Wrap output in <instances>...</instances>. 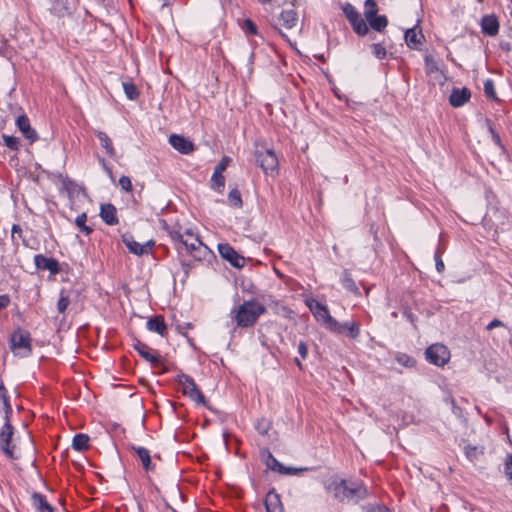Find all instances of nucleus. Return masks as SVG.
<instances>
[{
    "label": "nucleus",
    "instance_id": "nucleus-31",
    "mask_svg": "<svg viewBox=\"0 0 512 512\" xmlns=\"http://www.w3.org/2000/svg\"><path fill=\"white\" fill-rule=\"evenodd\" d=\"M125 95L129 100H136L139 96L138 88L131 82H122L121 83Z\"/></svg>",
    "mask_w": 512,
    "mask_h": 512
},
{
    "label": "nucleus",
    "instance_id": "nucleus-10",
    "mask_svg": "<svg viewBox=\"0 0 512 512\" xmlns=\"http://www.w3.org/2000/svg\"><path fill=\"white\" fill-rule=\"evenodd\" d=\"M256 158L260 167L266 174H272L278 170V159L272 150L267 149L264 152H257Z\"/></svg>",
    "mask_w": 512,
    "mask_h": 512
},
{
    "label": "nucleus",
    "instance_id": "nucleus-34",
    "mask_svg": "<svg viewBox=\"0 0 512 512\" xmlns=\"http://www.w3.org/2000/svg\"><path fill=\"white\" fill-rule=\"evenodd\" d=\"M229 204L233 207L240 208L242 206V198L237 189H233L228 195Z\"/></svg>",
    "mask_w": 512,
    "mask_h": 512
},
{
    "label": "nucleus",
    "instance_id": "nucleus-45",
    "mask_svg": "<svg viewBox=\"0 0 512 512\" xmlns=\"http://www.w3.org/2000/svg\"><path fill=\"white\" fill-rule=\"evenodd\" d=\"M243 29H245L246 32H257L256 25L250 19H245L244 20V27H243Z\"/></svg>",
    "mask_w": 512,
    "mask_h": 512
},
{
    "label": "nucleus",
    "instance_id": "nucleus-24",
    "mask_svg": "<svg viewBox=\"0 0 512 512\" xmlns=\"http://www.w3.org/2000/svg\"><path fill=\"white\" fill-rule=\"evenodd\" d=\"M482 32H498L499 22L495 15H486L481 19Z\"/></svg>",
    "mask_w": 512,
    "mask_h": 512
},
{
    "label": "nucleus",
    "instance_id": "nucleus-23",
    "mask_svg": "<svg viewBox=\"0 0 512 512\" xmlns=\"http://www.w3.org/2000/svg\"><path fill=\"white\" fill-rule=\"evenodd\" d=\"M100 216L108 225H114L118 221L116 218V209L111 204L101 206Z\"/></svg>",
    "mask_w": 512,
    "mask_h": 512
},
{
    "label": "nucleus",
    "instance_id": "nucleus-29",
    "mask_svg": "<svg viewBox=\"0 0 512 512\" xmlns=\"http://www.w3.org/2000/svg\"><path fill=\"white\" fill-rule=\"evenodd\" d=\"M89 436L87 434H77L73 438L72 447L77 451H84L88 448Z\"/></svg>",
    "mask_w": 512,
    "mask_h": 512
},
{
    "label": "nucleus",
    "instance_id": "nucleus-25",
    "mask_svg": "<svg viewBox=\"0 0 512 512\" xmlns=\"http://www.w3.org/2000/svg\"><path fill=\"white\" fill-rule=\"evenodd\" d=\"M135 349L138 351V353L147 361L158 364L159 363V355L154 353L149 347L146 345L138 342L135 345Z\"/></svg>",
    "mask_w": 512,
    "mask_h": 512
},
{
    "label": "nucleus",
    "instance_id": "nucleus-3",
    "mask_svg": "<svg viewBox=\"0 0 512 512\" xmlns=\"http://www.w3.org/2000/svg\"><path fill=\"white\" fill-rule=\"evenodd\" d=\"M266 308L256 301H245L235 311L234 319L239 327L252 326Z\"/></svg>",
    "mask_w": 512,
    "mask_h": 512
},
{
    "label": "nucleus",
    "instance_id": "nucleus-37",
    "mask_svg": "<svg viewBox=\"0 0 512 512\" xmlns=\"http://www.w3.org/2000/svg\"><path fill=\"white\" fill-rule=\"evenodd\" d=\"M342 325V329L340 332L344 331V329H348L349 331V336L351 338H356L358 335H359V326L357 325V323L355 322H351V323H345V324H341Z\"/></svg>",
    "mask_w": 512,
    "mask_h": 512
},
{
    "label": "nucleus",
    "instance_id": "nucleus-48",
    "mask_svg": "<svg viewBox=\"0 0 512 512\" xmlns=\"http://www.w3.org/2000/svg\"><path fill=\"white\" fill-rule=\"evenodd\" d=\"M501 326H503V323H502L500 320H498V319H494V320H492V321L487 325V329H488V330H492V329H494V328H496V327H501Z\"/></svg>",
    "mask_w": 512,
    "mask_h": 512
},
{
    "label": "nucleus",
    "instance_id": "nucleus-18",
    "mask_svg": "<svg viewBox=\"0 0 512 512\" xmlns=\"http://www.w3.org/2000/svg\"><path fill=\"white\" fill-rule=\"evenodd\" d=\"M75 4L76 0H53L51 10L59 16H64L72 12Z\"/></svg>",
    "mask_w": 512,
    "mask_h": 512
},
{
    "label": "nucleus",
    "instance_id": "nucleus-40",
    "mask_svg": "<svg viewBox=\"0 0 512 512\" xmlns=\"http://www.w3.org/2000/svg\"><path fill=\"white\" fill-rule=\"evenodd\" d=\"M4 143L7 147L12 150H18L19 148V139L14 136L3 135Z\"/></svg>",
    "mask_w": 512,
    "mask_h": 512
},
{
    "label": "nucleus",
    "instance_id": "nucleus-59",
    "mask_svg": "<svg viewBox=\"0 0 512 512\" xmlns=\"http://www.w3.org/2000/svg\"><path fill=\"white\" fill-rule=\"evenodd\" d=\"M296 363H297V365L301 368V364H300V362H299V360H298V359H296Z\"/></svg>",
    "mask_w": 512,
    "mask_h": 512
},
{
    "label": "nucleus",
    "instance_id": "nucleus-58",
    "mask_svg": "<svg viewBox=\"0 0 512 512\" xmlns=\"http://www.w3.org/2000/svg\"><path fill=\"white\" fill-rule=\"evenodd\" d=\"M502 47H503V49H505V50H510V47H509V45H508V44H505V45H504V44H502Z\"/></svg>",
    "mask_w": 512,
    "mask_h": 512
},
{
    "label": "nucleus",
    "instance_id": "nucleus-56",
    "mask_svg": "<svg viewBox=\"0 0 512 512\" xmlns=\"http://www.w3.org/2000/svg\"><path fill=\"white\" fill-rule=\"evenodd\" d=\"M267 462H270L272 465H278V461L271 454L268 455Z\"/></svg>",
    "mask_w": 512,
    "mask_h": 512
},
{
    "label": "nucleus",
    "instance_id": "nucleus-35",
    "mask_svg": "<svg viewBox=\"0 0 512 512\" xmlns=\"http://www.w3.org/2000/svg\"><path fill=\"white\" fill-rule=\"evenodd\" d=\"M86 221H87V216L85 213H82L81 215H79L76 220H75V224L76 226L82 231L84 232L86 235L90 234V232L92 231L90 227H88L86 225Z\"/></svg>",
    "mask_w": 512,
    "mask_h": 512
},
{
    "label": "nucleus",
    "instance_id": "nucleus-26",
    "mask_svg": "<svg viewBox=\"0 0 512 512\" xmlns=\"http://www.w3.org/2000/svg\"><path fill=\"white\" fill-rule=\"evenodd\" d=\"M404 39L409 48L421 49L425 42L424 34H404Z\"/></svg>",
    "mask_w": 512,
    "mask_h": 512
},
{
    "label": "nucleus",
    "instance_id": "nucleus-38",
    "mask_svg": "<svg viewBox=\"0 0 512 512\" xmlns=\"http://www.w3.org/2000/svg\"><path fill=\"white\" fill-rule=\"evenodd\" d=\"M504 474L512 484V454H508L504 461Z\"/></svg>",
    "mask_w": 512,
    "mask_h": 512
},
{
    "label": "nucleus",
    "instance_id": "nucleus-6",
    "mask_svg": "<svg viewBox=\"0 0 512 512\" xmlns=\"http://www.w3.org/2000/svg\"><path fill=\"white\" fill-rule=\"evenodd\" d=\"M177 383L183 395L189 397L197 405H206L205 397L202 392L197 388L194 380L185 374L177 376Z\"/></svg>",
    "mask_w": 512,
    "mask_h": 512
},
{
    "label": "nucleus",
    "instance_id": "nucleus-44",
    "mask_svg": "<svg viewBox=\"0 0 512 512\" xmlns=\"http://www.w3.org/2000/svg\"><path fill=\"white\" fill-rule=\"evenodd\" d=\"M119 185L126 192H131L132 191V183H131L130 178L127 177V176L120 177Z\"/></svg>",
    "mask_w": 512,
    "mask_h": 512
},
{
    "label": "nucleus",
    "instance_id": "nucleus-32",
    "mask_svg": "<svg viewBox=\"0 0 512 512\" xmlns=\"http://www.w3.org/2000/svg\"><path fill=\"white\" fill-rule=\"evenodd\" d=\"M34 504L40 512H53L52 506L43 498V496L37 494L33 497Z\"/></svg>",
    "mask_w": 512,
    "mask_h": 512
},
{
    "label": "nucleus",
    "instance_id": "nucleus-55",
    "mask_svg": "<svg viewBox=\"0 0 512 512\" xmlns=\"http://www.w3.org/2000/svg\"><path fill=\"white\" fill-rule=\"evenodd\" d=\"M14 234H21V228L19 225H13L12 227V235L14 236Z\"/></svg>",
    "mask_w": 512,
    "mask_h": 512
},
{
    "label": "nucleus",
    "instance_id": "nucleus-49",
    "mask_svg": "<svg viewBox=\"0 0 512 512\" xmlns=\"http://www.w3.org/2000/svg\"><path fill=\"white\" fill-rule=\"evenodd\" d=\"M436 269L438 272H442L444 270V263L440 257L435 256Z\"/></svg>",
    "mask_w": 512,
    "mask_h": 512
},
{
    "label": "nucleus",
    "instance_id": "nucleus-54",
    "mask_svg": "<svg viewBox=\"0 0 512 512\" xmlns=\"http://www.w3.org/2000/svg\"><path fill=\"white\" fill-rule=\"evenodd\" d=\"M489 129H490V131L492 133V138L495 141V143L500 145V137H499V135L494 133L492 127H490Z\"/></svg>",
    "mask_w": 512,
    "mask_h": 512
},
{
    "label": "nucleus",
    "instance_id": "nucleus-16",
    "mask_svg": "<svg viewBox=\"0 0 512 512\" xmlns=\"http://www.w3.org/2000/svg\"><path fill=\"white\" fill-rule=\"evenodd\" d=\"M170 145L182 154H189L194 151L193 143L184 136L173 134L169 137Z\"/></svg>",
    "mask_w": 512,
    "mask_h": 512
},
{
    "label": "nucleus",
    "instance_id": "nucleus-28",
    "mask_svg": "<svg viewBox=\"0 0 512 512\" xmlns=\"http://www.w3.org/2000/svg\"><path fill=\"white\" fill-rule=\"evenodd\" d=\"M147 328L150 331L156 332L160 335H164L166 330V325L161 317H155L150 319L147 322Z\"/></svg>",
    "mask_w": 512,
    "mask_h": 512
},
{
    "label": "nucleus",
    "instance_id": "nucleus-4",
    "mask_svg": "<svg viewBox=\"0 0 512 512\" xmlns=\"http://www.w3.org/2000/svg\"><path fill=\"white\" fill-rule=\"evenodd\" d=\"M172 238L179 242V249H184L195 258H201L207 250V247L189 229L184 233L175 232Z\"/></svg>",
    "mask_w": 512,
    "mask_h": 512
},
{
    "label": "nucleus",
    "instance_id": "nucleus-8",
    "mask_svg": "<svg viewBox=\"0 0 512 512\" xmlns=\"http://www.w3.org/2000/svg\"><path fill=\"white\" fill-rule=\"evenodd\" d=\"M364 15L366 21L373 30L380 32L386 28L388 23L387 19L383 15H377V5L374 0L365 1Z\"/></svg>",
    "mask_w": 512,
    "mask_h": 512
},
{
    "label": "nucleus",
    "instance_id": "nucleus-36",
    "mask_svg": "<svg viewBox=\"0 0 512 512\" xmlns=\"http://www.w3.org/2000/svg\"><path fill=\"white\" fill-rule=\"evenodd\" d=\"M267 466L274 471H278L283 474H294L301 469H292V468H285L281 463L278 462V465H272L270 462H267Z\"/></svg>",
    "mask_w": 512,
    "mask_h": 512
},
{
    "label": "nucleus",
    "instance_id": "nucleus-33",
    "mask_svg": "<svg viewBox=\"0 0 512 512\" xmlns=\"http://www.w3.org/2000/svg\"><path fill=\"white\" fill-rule=\"evenodd\" d=\"M465 454H466L467 458H469L471 461H474V460L478 459V457L480 455L483 454V448L482 447H478V446H470V445H468L465 448Z\"/></svg>",
    "mask_w": 512,
    "mask_h": 512
},
{
    "label": "nucleus",
    "instance_id": "nucleus-46",
    "mask_svg": "<svg viewBox=\"0 0 512 512\" xmlns=\"http://www.w3.org/2000/svg\"><path fill=\"white\" fill-rule=\"evenodd\" d=\"M298 353L302 359H305L308 353V348L304 342H300L298 345Z\"/></svg>",
    "mask_w": 512,
    "mask_h": 512
},
{
    "label": "nucleus",
    "instance_id": "nucleus-50",
    "mask_svg": "<svg viewBox=\"0 0 512 512\" xmlns=\"http://www.w3.org/2000/svg\"><path fill=\"white\" fill-rule=\"evenodd\" d=\"M404 32H422V29L419 27V23L417 22L413 27L406 28Z\"/></svg>",
    "mask_w": 512,
    "mask_h": 512
},
{
    "label": "nucleus",
    "instance_id": "nucleus-47",
    "mask_svg": "<svg viewBox=\"0 0 512 512\" xmlns=\"http://www.w3.org/2000/svg\"><path fill=\"white\" fill-rule=\"evenodd\" d=\"M257 429L261 434H266L269 430V423L267 421H261L258 423Z\"/></svg>",
    "mask_w": 512,
    "mask_h": 512
},
{
    "label": "nucleus",
    "instance_id": "nucleus-42",
    "mask_svg": "<svg viewBox=\"0 0 512 512\" xmlns=\"http://www.w3.org/2000/svg\"><path fill=\"white\" fill-rule=\"evenodd\" d=\"M396 360L400 365L404 367H412L415 364L414 359L405 354L397 355Z\"/></svg>",
    "mask_w": 512,
    "mask_h": 512
},
{
    "label": "nucleus",
    "instance_id": "nucleus-7",
    "mask_svg": "<svg viewBox=\"0 0 512 512\" xmlns=\"http://www.w3.org/2000/svg\"><path fill=\"white\" fill-rule=\"evenodd\" d=\"M11 349L18 357H27L31 353L29 334L22 330L15 331L10 339Z\"/></svg>",
    "mask_w": 512,
    "mask_h": 512
},
{
    "label": "nucleus",
    "instance_id": "nucleus-14",
    "mask_svg": "<svg viewBox=\"0 0 512 512\" xmlns=\"http://www.w3.org/2000/svg\"><path fill=\"white\" fill-rule=\"evenodd\" d=\"M344 13L355 32H368L365 20L352 5L347 4L344 7Z\"/></svg>",
    "mask_w": 512,
    "mask_h": 512
},
{
    "label": "nucleus",
    "instance_id": "nucleus-43",
    "mask_svg": "<svg viewBox=\"0 0 512 512\" xmlns=\"http://www.w3.org/2000/svg\"><path fill=\"white\" fill-rule=\"evenodd\" d=\"M372 50H373V54L378 59H383L387 54L386 48L383 47L381 44H373Z\"/></svg>",
    "mask_w": 512,
    "mask_h": 512
},
{
    "label": "nucleus",
    "instance_id": "nucleus-30",
    "mask_svg": "<svg viewBox=\"0 0 512 512\" xmlns=\"http://www.w3.org/2000/svg\"><path fill=\"white\" fill-rule=\"evenodd\" d=\"M97 136L101 143V146L105 149L107 154H109L110 156H114L115 151H114L112 142H111L110 138L108 137V135L104 132L99 131L97 133Z\"/></svg>",
    "mask_w": 512,
    "mask_h": 512
},
{
    "label": "nucleus",
    "instance_id": "nucleus-12",
    "mask_svg": "<svg viewBox=\"0 0 512 512\" xmlns=\"http://www.w3.org/2000/svg\"><path fill=\"white\" fill-rule=\"evenodd\" d=\"M425 66L426 72L429 75L430 80L433 82V84H444L446 79L445 75L440 70L437 61H435V59L431 55L425 56Z\"/></svg>",
    "mask_w": 512,
    "mask_h": 512
},
{
    "label": "nucleus",
    "instance_id": "nucleus-52",
    "mask_svg": "<svg viewBox=\"0 0 512 512\" xmlns=\"http://www.w3.org/2000/svg\"><path fill=\"white\" fill-rule=\"evenodd\" d=\"M368 512H389L385 507H371Z\"/></svg>",
    "mask_w": 512,
    "mask_h": 512
},
{
    "label": "nucleus",
    "instance_id": "nucleus-27",
    "mask_svg": "<svg viewBox=\"0 0 512 512\" xmlns=\"http://www.w3.org/2000/svg\"><path fill=\"white\" fill-rule=\"evenodd\" d=\"M133 450L141 460L143 468L147 471L153 470L154 467L151 463L149 451L143 447H133Z\"/></svg>",
    "mask_w": 512,
    "mask_h": 512
},
{
    "label": "nucleus",
    "instance_id": "nucleus-5",
    "mask_svg": "<svg viewBox=\"0 0 512 512\" xmlns=\"http://www.w3.org/2000/svg\"><path fill=\"white\" fill-rule=\"evenodd\" d=\"M306 304L314 317L321 322L326 328L334 332H340L342 329L341 323L337 322L329 314L327 306L321 304L317 300L310 298L306 300Z\"/></svg>",
    "mask_w": 512,
    "mask_h": 512
},
{
    "label": "nucleus",
    "instance_id": "nucleus-22",
    "mask_svg": "<svg viewBox=\"0 0 512 512\" xmlns=\"http://www.w3.org/2000/svg\"><path fill=\"white\" fill-rule=\"evenodd\" d=\"M35 264L38 268L49 270L51 273L58 272V263L55 260L44 257L42 255H37L35 257Z\"/></svg>",
    "mask_w": 512,
    "mask_h": 512
},
{
    "label": "nucleus",
    "instance_id": "nucleus-39",
    "mask_svg": "<svg viewBox=\"0 0 512 512\" xmlns=\"http://www.w3.org/2000/svg\"><path fill=\"white\" fill-rule=\"evenodd\" d=\"M484 93L490 99H496V92L492 80L487 79L484 82Z\"/></svg>",
    "mask_w": 512,
    "mask_h": 512
},
{
    "label": "nucleus",
    "instance_id": "nucleus-19",
    "mask_svg": "<svg viewBox=\"0 0 512 512\" xmlns=\"http://www.w3.org/2000/svg\"><path fill=\"white\" fill-rule=\"evenodd\" d=\"M16 124L25 138L29 139L31 142L37 139V133L31 128L29 119L25 115L19 116Z\"/></svg>",
    "mask_w": 512,
    "mask_h": 512
},
{
    "label": "nucleus",
    "instance_id": "nucleus-15",
    "mask_svg": "<svg viewBox=\"0 0 512 512\" xmlns=\"http://www.w3.org/2000/svg\"><path fill=\"white\" fill-rule=\"evenodd\" d=\"M230 162L229 157H223L221 162L216 166L214 173L211 178L212 188L218 191H221L225 185V178L223 176V172L227 168Z\"/></svg>",
    "mask_w": 512,
    "mask_h": 512
},
{
    "label": "nucleus",
    "instance_id": "nucleus-2",
    "mask_svg": "<svg viewBox=\"0 0 512 512\" xmlns=\"http://www.w3.org/2000/svg\"><path fill=\"white\" fill-rule=\"evenodd\" d=\"M327 490L341 502L358 501L367 495V490L361 483L337 477L329 481Z\"/></svg>",
    "mask_w": 512,
    "mask_h": 512
},
{
    "label": "nucleus",
    "instance_id": "nucleus-51",
    "mask_svg": "<svg viewBox=\"0 0 512 512\" xmlns=\"http://www.w3.org/2000/svg\"><path fill=\"white\" fill-rule=\"evenodd\" d=\"M9 303V298L5 295L0 296V310L6 307Z\"/></svg>",
    "mask_w": 512,
    "mask_h": 512
},
{
    "label": "nucleus",
    "instance_id": "nucleus-20",
    "mask_svg": "<svg viewBox=\"0 0 512 512\" xmlns=\"http://www.w3.org/2000/svg\"><path fill=\"white\" fill-rule=\"evenodd\" d=\"M470 91L467 88L454 89L449 97L453 107H460L470 99Z\"/></svg>",
    "mask_w": 512,
    "mask_h": 512
},
{
    "label": "nucleus",
    "instance_id": "nucleus-9",
    "mask_svg": "<svg viewBox=\"0 0 512 512\" xmlns=\"http://www.w3.org/2000/svg\"><path fill=\"white\" fill-rule=\"evenodd\" d=\"M426 358L436 366H444L450 359V352L442 344H433L427 348Z\"/></svg>",
    "mask_w": 512,
    "mask_h": 512
},
{
    "label": "nucleus",
    "instance_id": "nucleus-21",
    "mask_svg": "<svg viewBox=\"0 0 512 512\" xmlns=\"http://www.w3.org/2000/svg\"><path fill=\"white\" fill-rule=\"evenodd\" d=\"M266 512H283L280 496L274 491L268 492L265 499Z\"/></svg>",
    "mask_w": 512,
    "mask_h": 512
},
{
    "label": "nucleus",
    "instance_id": "nucleus-11",
    "mask_svg": "<svg viewBox=\"0 0 512 512\" xmlns=\"http://www.w3.org/2000/svg\"><path fill=\"white\" fill-rule=\"evenodd\" d=\"M123 242L131 253L138 256L150 253L154 246L153 240H148L145 243H139L130 235H124Z\"/></svg>",
    "mask_w": 512,
    "mask_h": 512
},
{
    "label": "nucleus",
    "instance_id": "nucleus-17",
    "mask_svg": "<svg viewBox=\"0 0 512 512\" xmlns=\"http://www.w3.org/2000/svg\"><path fill=\"white\" fill-rule=\"evenodd\" d=\"M279 21L285 29H292L298 22V12L293 6L284 8L280 13Z\"/></svg>",
    "mask_w": 512,
    "mask_h": 512
},
{
    "label": "nucleus",
    "instance_id": "nucleus-57",
    "mask_svg": "<svg viewBox=\"0 0 512 512\" xmlns=\"http://www.w3.org/2000/svg\"><path fill=\"white\" fill-rule=\"evenodd\" d=\"M347 287L351 290H354L355 292L358 291V289L356 287H354V284L350 281H348Z\"/></svg>",
    "mask_w": 512,
    "mask_h": 512
},
{
    "label": "nucleus",
    "instance_id": "nucleus-53",
    "mask_svg": "<svg viewBox=\"0 0 512 512\" xmlns=\"http://www.w3.org/2000/svg\"><path fill=\"white\" fill-rule=\"evenodd\" d=\"M282 35H283L284 37H286V41H287V42H289L291 46H294V47H295V49H296V50H298V51L300 52L299 48L297 47V44H298V43H297V41H296V40H291L290 38H288V37H287V35H286V34H282Z\"/></svg>",
    "mask_w": 512,
    "mask_h": 512
},
{
    "label": "nucleus",
    "instance_id": "nucleus-41",
    "mask_svg": "<svg viewBox=\"0 0 512 512\" xmlns=\"http://www.w3.org/2000/svg\"><path fill=\"white\" fill-rule=\"evenodd\" d=\"M70 303L69 297L61 292L60 298L57 303V309L60 313H64Z\"/></svg>",
    "mask_w": 512,
    "mask_h": 512
},
{
    "label": "nucleus",
    "instance_id": "nucleus-1",
    "mask_svg": "<svg viewBox=\"0 0 512 512\" xmlns=\"http://www.w3.org/2000/svg\"><path fill=\"white\" fill-rule=\"evenodd\" d=\"M0 403L3 406L5 419V424L0 431V449L11 459H26L31 462L34 446L30 435L25 433L23 437L13 439V427L8 422L12 409L9 405L7 391L3 385H0Z\"/></svg>",
    "mask_w": 512,
    "mask_h": 512
},
{
    "label": "nucleus",
    "instance_id": "nucleus-13",
    "mask_svg": "<svg viewBox=\"0 0 512 512\" xmlns=\"http://www.w3.org/2000/svg\"><path fill=\"white\" fill-rule=\"evenodd\" d=\"M218 251L221 257L227 260L232 266L236 268L243 267L245 259L240 256L230 245L219 244Z\"/></svg>",
    "mask_w": 512,
    "mask_h": 512
}]
</instances>
